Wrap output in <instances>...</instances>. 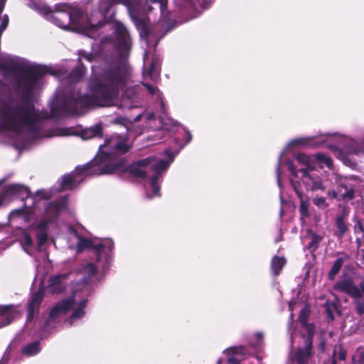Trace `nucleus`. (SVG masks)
Returning <instances> with one entry per match:
<instances>
[{
    "label": "nucleus",
    "instance_id": "nucleus-6",
    "mask_svg": "<svg viewBox=\"0 0 364 364\" xmlns=\"http://www.w3.org/2000/svg\"><path fill=\"white\" fill-rule=\"evenodd\" d=\"M130 146L127 144V139L119 135H113L106 138L102 145L100 146V160L102 161H110L129 151Z\"/></svg>",
    "mask_w": 364,
    "mask_h": 364
},
{
    "label": "nucleus",
    "instance_id": "nucleus-10",
    "mask_svg": "<svg viewBox=\"0 0 364 364\" xmlns=\"http://www.w3.org/2000/svg\"><path fill=\"white\" fill-rule=\"evenodd\" d=\"M92 166L88 172L89 174L102 175L111 174L117 171H121L127 163L126 158H120L116 163H111L109 161H102L100 160V154L92 161Z\"/></svg>",
    "mask_w": 364,
    "mask_h": 364
},
{
    "label": "nucleus",
    "instance_id": "nucleus-9",
    "mask_svg": "<svg viewBox=\"0 0 364 364\" xmlns=\"http://www.w3.org/2000/svg\"><path fill=\"white\" fill-rule=\"evenodd\" d=\"M114 5L112 0H100L98 4L97 14L99 15V20H96L94 15L89 19L90 28L96 30L103 27L105 25L113 22L115 11L109 14L112 7Z\"/></svg>",
    "mask_w": 364,
    "mask_h": 364
},
{
    "label": "nucleus",
    "instance_id": "nucleus-26",
    "mask_svg": "<svg viewBox=\"0 0 364 364\" xmlns=\"http://www.w3.org/2000/svg\"><path fill=\"white\" fill-rule=\"evenodd\" d=\"M41 350L40 342L36 341L21 348V353L27 357L36 355Z\"/></svg>",
    "mask_w": 364,
    "mask_h": 364
},
{
    "label": "nucleus",
    "instance_id": "nucleus-48",
    "mask_svg": "<svg viewBox=\"0 0 364 364\" xmlns=\"http://www.w3.org/2000/svg\"><path fill=\"white\" fill-rule=\"evenodd\" d=\"M22 244L26 247H31L33 246V242L31 237L27 234L24 233L22 238Z\"/></svg>",
    "mask_w": 364,
    "mask_h": 364
},
{
    "label": "nucleus",
    "instance_id": "nucleus-49",
    "mask_svg": "<svg viewBox=\"0 0 364 364\" xmlns=\"http://www.w3.org/2000/svg\"><path fill=\"white\" fill-rule=\"evenodd\" d=\"M327 195L333 199H336L338 200H340V192H339V183H338L336 190H329L327 193Z\"/></svg>",
    "mask_w": 364,
    "mask_h": 364
},
{
    "label": "nucleus",
    "instance_id": "nucleus-13",
    "mask_svg": "<svg viewBox=\"0 0 364 364\" xmlns=\"http://www.w3.org/2000/svg\"><path fill=\"white\" fill-rule=\"evenodd\" d=\"M75 296L73 295L68 298L62 299L57 302V304L50 309L49 312L48 318L45 321V327L49 326L50 321H55L60 314H66L70 309L75 304Z\"/></svg>",
    "mask_w": 364,
    "mask_h": 364
},
{
    "label": "nucleus",
    "instance_id": "nucleus-40",
    "mask_svg": "<svg viewBox=\"0 0 364 364\" xmlns=\"http://www.w3.org/2000/svg\"><path fill=\"white\" fill-rule=\"evenodd\" d=\"M53 222L49 218H46L42 220L40 223L36 225V230H40L41 232H47L48 228V224Z\"/></svg>",
    "mask_w": 364,
    "mask_h": 364
},
{
    "label": "nucleus",
    "instance_id": "nucleus-39",
    "mask_svg": "<svg viewBox=\"0 0 364 364\" xmlns=\"http://www.w3.org/2000/svg\"><path fill=\"white\" fill-rule=\"evenodd\" d=\"M353 357H356L355 363L364 364V346L358 347L355 355H353Z\"/></svg>",
    "mask_w": 364,
    "mask_h": 364
},
{
    "label": "nucleus",
    "instance_id": "nucleus-36",
    "mask_svg": "<svg viewBox=\"0 0 364 364\" xmlns=\"http://www.w3.org/2000/svg\"><path fill=\"white\" fill-rule=\"evenodd\" d=\"M84 273L88 277H92L95 276L98 272L97 266L93 263H87L83 267Z\"/></svg>",
    "mask_w": 364,
    "mask_h": 364
},
{
    "label": "nucleus",
    "instance_id": "nucleus-11",
    "mask_svg": "<svg viewBox=\"0 0 364 364\" xmlns=\"http://www.w3.org/2000/svg\"><path fill=\"white\" fill-rule=\"evenodd\" d=\"M45 296V291L43 289H39L36 291L31 293L28 299L26 306V323H32L36 317L39 314L40 307Z\"/></svg>",
    "mask_w": 364,
    "mask_h": 364
},
{
    "label": "nucleus",
    "instance_id": "nucleus-8",
    "mask_svg": "<svg viewBox=\"0 0 364 364\" xmlns=\"http://www.w3.org/2000/svg\"><path fill=\"white\" fill-rule=\"evenodd\" d=\"M114 46L122 58L127 55L131 50L132 41L128 30L119 21H113Z\"/></svg>",
    "mask_w": 364,
    "mask_h": 364
},
{
    "label": "nucleus",
    "instance_id": "nucleus-35",
    "mask_svg": "<svg viewBox=\"0 0 364 364\" xmlns=\"http://www.w3.org/2000/svg\"><path fill=\"white\" fill-rule=\"evenodd\" d=\"M91 250L95 251V254L96 255V262H99L101 259V254L104 248L106 247V245L102 242L95 243L93 242Z\"/></svg>",
    "mask_w": 364,
    "mask_h": 364
},
{
    "label": "nucleus",
    "instance_id": "nucleus-28",
    "mask_svg": "<svg viewBox=\"0 0 364 364\" xmlns=\"http://www.w3.org/2000/svg\"><path fill=\"white\" fill-rule=\"evenodd\" d=\"M168 162L164 159L155 160L151 164V170L155 173L153 176H158V178H160L162 172L168 168Z\"/></svg>",
    "mask_w": 364,
    "mask_h": 364
},
{
    "label": "nucleus",
    "instance_id": "nucleus-45",
    "mask_svg": "<svg viewBox=\"0 0 364 364\" xmlns=\"http://www.w3.org/2000/svg\"><path fill=\"white\" fill-rule=\"evenodd\" d=\"M291 186L293 187L294 192L296 193V194L299 198H302L303 196H305L304 194L303 191L299 189V186H300L299 182L294 181L293 180H291Z\"/></svg>",
    "mask_w": 364,
    "mask_h": 364
},
{
    "label": "nucleus",
    "instance_id": "nucleus-1",
    "mask_svg": "<svg viewBox=\"0 0 364 364\" xmlns=\"http://www.w3.org/2000/svg\"><path fill=\"white\" fill-rule=\"evenodd\" d=\"M129 79V68L127 65L117 64L102 69L95 77L92 90L102 95L109 106L114 104L120 88L127 85Z\"/></svg>",
    "mask_w": 364,
    "mask_h": 364
},
{
    "label": "nucleus",
    "instance_id": "nucleus-24",
    "mask_svg": "<svg viewBox=\"0 0 364 364\" xmlns=\"http://www.w3.org/2000/svg\"><path fill=\"white\" fill-rule=\"evenodd\" d=\"M353 223V232L357 237L364 240V218L355 214L352 218Z\"/></svg>",
    "mask_w": 364,
    "mask_h": 364
},
{
    "label": "nucleus",
    "instance_id": "nucleus-5",
    "mask_svg": "<svg viewBox=\"0 0 364 364\" xmlns=\"http://www.w3.org/2000/svg\"><path fill=\"white\" fill-rule=\"evenodd\" d=\"M333 289L336 291L345 293L352 298L357 314L358 316L364 314V277L360 281L358 286L350 277L340 279L335 283Z\"/></svg>",
    "mask_w": 364,
    "mask_h": 364
},
{
    "label": "nucleus",
    "instance_id": "nucleus-29",
    "mask_svg": "<svg viewBox=\"0 0 364 364\" xmlns=\"http://www.w3.org/2000/svg\"><path fill=\"white\" fill-rule=\"evenodd\" d=\"M299 213L301 218H308L310 217V213L309 211V198L306 196L299 198Z\"/></svg>",
    "mask_w": 364,
    "mask_h": 364
},
{
    "label": "nucleus",
    "instance_id": "nucleus-54",
    "mask_svg": "<svg viewBox=\"0 0 364 364\" xmlns=\"http://www.w3.org/2000/svg\"><path fill=\"white\" fill-rule=\"evenodd\" d=\"M80 136L82 139H89L94 137L89 129L82 130Z\"/></svg>",
    "mask_w": 364,
    "mask_h": 364
},
{
    "label": "nucleus",
    "instance_id": "nucleus-32",
    "mask_svg": "<svg viewBox=\"0 0 364 364\" xmlns=\"http://www.w3.org/2000/svg\"><path fill=\"white\" fill-rule=\"evenodd\" d=\"M92 242L93 241L90 239L79 237V241L77 245V252H82L85 249L91 250Z\"/></svg>",
    "mask_w": 364,
    "mask_h": 364
},
{
    "label": "nucleus",
    "instance_id": "nucleus-57",
    "mask_svg": "<svg viewBox=\"0 0 364 364\" xmlns=\"http://www.w3.org/2000/svg\"><path fill=\"white\" fill-rule=\"evenodd\" d=\"M297 172H300L302 174L301 177L303 178H307L311 179V177L309 173V169L307 168H301L297 171Z\"/></svg>",
    "mask_w": 364,
    "mask_h": 364
},
{
    "label": "nucleus",
    "instance_id": "nucleus-43",
    "mask_svg": "<svg viewBox=\"0 0 364 364\" xmlns=\"http://www.w3.org/2000/svg\"><path fill=\"white\" fill-rule=\"evenodd\" d=\"M36 239L39 247L43 246L48 240L47 232H40L36 234Z\"/></svg>",
    "mask_w": 364,
    "mask_h": 364
},
{
    "label": "nucleus",
    "instance_id": "nucleus-46",
    "mask_svg": "<svg viewBox=\"0 0 364 364\" xmlns=\"http://www.w3.org/2000/svg\"><path fill=\"white\" fill-rule=\"evenodd\" d=\"M146 3H158L159 4V9L162 14L166 9L168 0H146Z\"/></svg>",
    "mask_w": 364,
    "mask_h": 364
},
{
    "label": "nucleus",
    "instance_id": "nucleus-21",
    "mask_svg": "<svg viewBox=\"0 0 364 364\" xmlns=\"http://www.w3.org/2000/svg\"><path fill=\"white\" fill-rule=\"evenodd\" d=\"M64 205L62 202L52 201L47 203L45 208V213L48 218L54 221L58 218L62 211Z\"/></svg>",
    "mask_w": 364,
    "mask_h": 364
},
{
    "label": "nucleus",
    "instance_id": "nucleus-61",
    "mask_svg": "<svg viewBox=\"0 0 364 364\" xmlns=\"http://www.w3.org/2000/svg\"><path fill=\"white\" fill-rule=\"evenodd\" d=\"M114 122V123L118 124H124L126 119L123 117H117V118H115Z\"/></svg>",
    "mask_w": 364,
    "mask_h": 364
},
{
    "label": "nucleus",
    "instance_id": "nucleus-14",
    "mask_svg": "<svg viewBox=\"0 0 364 364\" xmlns=\"http://www.w3.org/2000/svg\"><path fill=\"white\" fill-rule=\"evenodd\" d=\"M334 151L337 153V154L340 156L341 159L343 161V163L346 165L350 166V168H355L356 166V163L349 159L348 155H364V142H355L349 145L347 147L346 151H344L343 150L338 147H335Z\"/></svg>",
    "mask_w": 364,
    "mask_h": 364
},
{
    "label": "nucleus",
    "instance_id": "nucleus-59",
    "mask_svg": "<svg viewBox=\"0 0 364 364\" xmlns=\"http://www.w3.org/2000/svg\"><path fill=\"white\" fill-rule=\"evenodd\" d=\"M144 86L146 87V89L147 90L149 93H150L151 95H153L156 93V88L152 85L146 83V84H144Z\"/></svg>",
    "mask_w": 364,
    "mask_h": 364
},
{
    "label": "nucleus",
    "instance_id": "nucleus-47",
    "mask_svg": "<svg viewBox=\"0 0 364 364\" xmlns=\"http://www.w3.org/2000/svg\"><path fill=\"white\" fill-rule=\"evenodd\" d=\"M355 243L358 252H360L361 258L364 260V248L363 247L364 246V240H362L360 237H356Z\"/></svg>",
    "mask_w": 364,
    "mask_h": 364
},
{
    "label": "nucleus",
    "instance_id": "nucleus-37",
    "mask_svg": "<svg viewBox=\"0 0 364 364\" xmlns=\"http://www.w3.org/2000/svg\"><path fill=\"white\" fill-rule=\"evenodd\" d=\"M159 180V178H158V176H152L150 179V185L152 188V191L154 196H160V189L161 187L159 184L158 183V181Z\"/></svg>",
    "mask_w": 364,
    "mask_h": 364
},
{
    "label": "nucleus",
    "instance_id": "nucleus-55",
    "mask_svg": "<svg viewBox=\"0 0 364 364\" xmlns=\"http://www.w3.org/2000/svg\"><path fill=\"white\" fill-rule=\"evenodd\" d=\"M346 350L343 348L340 347L338 353V358L341 361H345L346 359Z\"/></svg>",
    "mask_w": 364,
    "mask_h": 364
},
{
    "label": "nucleus",
    "instance_id": "nucleus-4",
    "mask_svg": "<svg viewBox=\"0 0 364 364\" xmlns=\"http://www.w3.org/2000/svg\"><path fill=\"white\" fill-rule=\"evenodd\" d=\"M115 4H122L127 8L129 16L134 23L140 36L146 40L154 35V30L150 27V18L147 12L141 4L132 0H112Z\"/></svg>",
    "mask_w": 364,
    "mask_h": 364
},
{
    "label": "nucleus",
    "instance_id": "nucleus-30",
    "mask_svg": "<svg viewBox=\"0 0 364 364\" xmlns=\"http://www.w3.org/2000/svg\"><path fill=\"white\" fill-rule=\"evenodd\" d=\"M87 299L81 300L78 304L77 308L75 309L73 311V313L70 316V319L74 320V319L81 318L82 317H83L85 314V311L84 309L87 306Z\"/></svg>",
    "mask_w": 364,
    "mask_h": 364
},
{
    "label": "nucleus",
    "instance_id": "nucleus-62",
    "mask_svg": "<svg viewBox=\"0 0 364 364\" xmlns=\"http://www.w3.org/2000/svg\"><path fill=\"white\" fill-rule=\"evenodd\" d=\"M192 139V135L189 131L186 132L185 144H188Z\"/></svg>",
    "mask_w": 364,
    "mask_h": 364
},
{
    "label": "nucleus",
    "instance_id": "nucleus-25",
    "mask_svg": "<svg viewBox=\"0 0 364 364\" xmlns=\"http://www.w3.org/2000/svg\"><path fill=\"white\" fill-rule=\"evenodd\" d=\"M286 259L284 257L274 255L271 260V270L274 276H278L286 264Z\"/></svg>",
    "mask_w": 364,
    "mask_h": 364
},
{
    "label": "nucleus",
    "instance_id": "nucleus-42",
    "mask_svg": "<svg viewBox=\"0 0 364 364\" xmlns=\"http://www.w3.org/2000/svg\"><path fill=\"white\" fill-rule=\"evenodd\" d=\"M94 137L102 136V127L100 124H95L94 127L89 128Z\"/></svg>",
    "mask_w": 364,
    "mask_h": 364
},
{
    "label": "nucleus",
    "instance_id": "nucleus-41",
    "mask_svg": "<svg viewBox=\"0 0 364 364\" xmlns=\"http://www.w3.org/2000/svg\"><path fill=\"white\" fill-rule=\"evenodd\" d=\"M39 12L47 17V18L50 21L51 15L54 13V11L51 9V8L47 5L42 6L39 8Z\"/></svg>",
    "mask_w": 364,
    "mask_h": 364
},
{
    "label": "nucleus",
    "instance_id": "nucleus-19",
    "mask_svg": "<svg viewBox=\"0 0 364 364\" xmlns=\"http://www.w3.org/2000/svg\"><path fill=\"white\" fill-rule=\"evenodd\" d=\"M247 354V350L243 346L230 347L227 349L228 362L229 364H240Z\"/></svg>",
    "mask_w": 364,
    "mask_h": 364
},
{
    "label": "nucleus",
    "instance_id": "nucleus-64",
    "mask_svg": "<svg viewBox=\"0 0 364 364\" xmlns=\"http://www.w3.org/2000/svg\"><path fill=\"white\" fill-rule=\"evenodd\" d=\"M112 38L110 37V36H106V37H103L100 41V43L101 44H103L105 43H107V42H112Z\"/></svg>",
    "mask_w": 364,
    "mask_h": 364
},
{
    "label": "nucleus",
    "instance_id": "nucleus-22",
    "mask_svg": "<svg viewBox=\"0 0 364 364\" xmlns=\"http://www.w3.org/2000/svg\"><path fill=\"white\" fill-rule=\"evenodd\" d=\"M122 172L129 173L132 177L136 178L144 179L147 177L146 172L134 162L128 166H124V168L122 169Z\"/></svg>",
    "mask_w": 364,
    "mask_h": 364
},
{
    "label": "nucleus",
    "instance_id": "nucleus-56",
    "mask_svg": "<svg viewBox=\"0 0 364 364\" xmlns=\"http://www.w3.org/2000/svg\"><path fill=\"white\" fill-rule=\"evenodd\" d=\"M1 23L0 24V26L6 29V28L8 27L9 26V16L7 14H5L2 19H1Z\"/></svg>",
    "mask_w": 364,
    "mask_h": 364
},
{
    "label": "nucleus",
    "instance_id": "nucleus-34",
    "mask_svg": "<svg viewBox=\"0 0 364 364\" xmlns=\"http://www.w3.org/2000/svg\"><path fill=\"white\" fill-rule=\"evenodd\" d=\"M315 159L321 164H323L328 168H331L333 166L332 159L323 153H318L315 155Z\"/></svg>",
    "mask_w": 364,
    "mask_h": 364
},
{
    "label": "nucleus",
    "instance_id": "nucleus-2",
    "mask_svg": "<svg viewBox=\"0 0 364 364\" xmlns=\"http://www.w3.org/2000/svg\"><path fill=\"white\" fill-rule=\"evenodd\" d=\"M92 95H80L78 91L72 90L63 95L61 100L50 109L53 116L65 114H77L82 109L95 106L109 107L102 95L92 89Z\"/></svg>",
    "mask_w": 364,
    "mask_h": 364
},
{
    "label": "nucleus",
    "instance_id": "nucleus-50",
    "mask_svg": "<svg viewBox=\"0 0 364 364\" xmlns=\"http://www.w3.org/2000/svg\"><path fill=\"white\" fill-rule=\"evenodd\" d=\"M313 202H314V205H316L318 207L326 208L328 205V204L326 203V202L325 198H323V197L315 198H314Z\"/></svg>",
    "mask_w": 364,
    "mask_h": 364
},
{
    "label": "nucleus",
    "instance_id": "nucleus-44",
    "mask_svg": "<svg viewBox=\"0 0 364 364\" xmlns=\"http://www.w3.org/2000/svg\"><path fill=\"white\" fill-rule=\"evenodd\" d=\"M295 158L300 164H304L305 166H309L310 164V159L309 156L304 154H297Z\"/></svg>",
    "mask_w": 364,
    "mask_h": 364
},
{
    "label": "nucleus",
    "instance_id": "nucleus-27",
    "mask_svg": "<svg viewBox=\"0 0 364 364\" xmlns=\"http://www.w3.org/2000/svg\"><path fill=\"white\" fill-rule=\"evenodd\" d=\"M16 311L14 305L0 306V318L6 321V324L10 323L14 318Z\"/></svg>",
    "mask_w": 364,
    "mask_h": 364
},
{
    "label": "nucleus",
    "instance_id": "nucleus-23",
    "mask_svg": "<svg viewBox=\"0 0 364 364\" xmlns=\"http://www.w3.org/2000/svg\"><path fill=\"white\" fill-rule=\"evenodd\" d=\"M350 257L346 255L344 257H339L333 262L330 271L328 273V278L329 280L333 281L335 279L336 275L341 271L342 266L346 260L349 259Z\"/></svg>",
    "mask_w": 364,
    "mask_h": 364
},
{
    "label": "nucleus",
    "instance_id": "nucleus-16",
    "mask_svg": "<svg viewBox=\"0 0 364 364\" xmlns=\"http://www.w3.org/2000/svg\"><path fill=\"white\" fill-rule=\"evenodd\" d=\"M70 274V272L51 276L48 281L49 292L52 294H59L63 292L67 287L66 281Z\"/></svg>",
    "mask_w": 364,
    "mask_h": 364
},
{
    "label": "nucleus",
    "instance_id": "nucleus-38",
    "mask_svg": "<svg viewBox=\"0 0 364 364\" xmlns=\"http://www.w3.org/2000/svg\"><path fill=\"white\" fill-rule=\"evenodd\" d=\"M156 158L153 156H149L145 159H139L136 161H134L136 165L139 166L141 168L150 166L151 168V164L154 161H155Z\"/></svg>",
    "mask_w": 364,
    "mask_h": 364
},
{
    "label": "nucleus",
    "instance_id": "nucleus-53",
    "mask_svg": "<svg viewBox=\"0 0 364 364\" xmlns=\"http://www.w3.org/2000/svg\"><path fill=\"white\" fill-rule=\"evenodd\" d=\"M291 144L293 145L307 146L309 143H308V139H304V138H301V139H294L291 141Z\"/></svg>",
    "mask_w": 364,
    "mask_h": 364
},
{
    "label": "nucleus",
    "instance_id": "nucleus-63",
    "mask_svg": "<svg viewBox=\"0 0 364 364\" xmlns=\"http://www.w3.org/2000/svg\"><path fill=\"white\" fill-rule=\"evenodd\" d=\"M318 348L321 350V352H324L326 350V341L324 340H322L318 343Z\"/></svg>",
    "mask_w": 364,
    "mask_h": 364
},
{
    "label": "nucleus",
    "instance_id": "nucleus-3",
    "mask_svg": "<svg viewBox=\"0 0 364 364\" xmlns=\"http://www.w3.org/2000/svg\"><path fill=\"white\" fill-rule=\"evenodd\" d=\"M301 326L305 332H301L302 341L296 346L292 356L296 364H309L314 355V338L316 333V326L313 323L301 321Z\"/></svg>",
    "mask_w": 364,
    "mask_h": 364
},
{
    "label": "nucleus",
    "instance_id": "nucleus-60",
    "mask_svg": "<svg viewBox=\"0 0 364 364\" xmlns=\"http://www.w3.org/2000/svg\"><path fill=\"white\" fill-rule=\"evenodd\" d=\"M307 317L308 313L305 310H302L299 314L300 323H301V321H306V322L309 323L307 321Z\"/></svg>",
    "mask_w": 364,
    "mask_h": 364
},
{
    "label": "nucleus",
    "instance_id": "nucleus-15",
    "mask_svg": "<svg viewBox=\"0 0 364 364\" xmlns=\"http://www.w3.org/2000/svg\"><path fill=\"white\" fill-rule=\"evenodd\" d=\"M349 231L348 211L346 209H343L335 218L333 235L338 240H342Z\"/></svg>",
    "mask_w": 364,
    "mask_h": 364
},
{
    "label": "nucleus",
    "instance_id": "nucleus-18",
    "mask_svg": "<svg viewBox=\"0 0 364 364\" xmlns=\"http://www.w3.org/2000/svg\"><path fill=\"white\" fill-rule=\"evenodd\" d=\"M340 200L344 202L352 200L355 197V185L350 183L348 178L339 181Z\"/></svg>",
    "mask_w": 364,
    "mask_h": 364
},
{
    "label": "nucleus",
    "instance_id": "nucleus-52",
    "mask_svg": "<svg viewBox=\"0 0 364 364\" xmlns=\"http://www.w3.org/2000/svg\"><path fill=\"white\" fill-rule=\"evenodd\" d=\"M286 163L288 166V171L291 173V174L293 176L297 177V170L294 163L291 160H287Z\"/></svg>",
    "mask_w": 364,
    "mask_h": 364
},
{
    "label": "nucleus",
    "instance_id": "nucleus-33",
    "mask_svg": "<svg viewBox=\"0 0 364 364\" xmlns=\"http://www.w3.org/2000/svg\"><path fill=\"white\" fill-rule=\"evenodd\" d=\"M323 307L327 317L333 321L334 320L333 311L338 309V305L336 302L327 301L324 304Z\"/></svg>",
    "mask_w": 364,
    "mask_h": 364
},
{
    "label": "nucleus",
    "instance_id": "nucleus-17",
    "mask_svg": "<svg viewBox=\"0 0 364 364\" xmlns=\"http://www.w3.org/2000/svg\"><path fill=\"white\" fill-rule=\"evenodd\" d=\"M14 196L21 197L22 199L28 197V189L21 184H10L6 186L4 191L0 193V206L3 204L8 196Z\"/></svg>",
    "mask_w": 364,
    "mask_h": 364
},
{
    "label": "nucleus",
    "instance_id": "nucleus-7",
    "mask_svg": "<svg viewBox=\"0 0 364 364\" xmlns=\"http://www.w3.org/2000/svg\"><path fill=\"white\" fill-rule=\"evenodd\" d=\"M82 17V12L80 10L72 9L68 4H58L51 15L50 21L60 28L73 30L70 24L77 25Z\"/></svg>",
    "mask_w": 364,
    "mask_h": 364
},
{
    "label": "nucleus",
    "instance_id": "nucleus-12",
    "mask_svg": "<svg viewBox=\"0 0 364 364\" xmlns=\"http://www.w3.org/2000/svg\"><path fill=\"white\" fill-rule=\"evenodd\" d=\"M92 163H87L83 166H77L73 173H66L62 176L60 186L63 190H73L80 183L76 178L84 174H89Z\"/></svg>",
    "mask_w": 364,
    "mask_h": 364
},
{
    "label": "nucleus",
    "instance_id": "nucleus-20",
    "mask_svg": "<svg viewBox=\"0 0 364 364\" xmlns=\"http://www.w3.org/2000/svg\"><path fill=\"white\" fill-rule=\"evenodd\" d=\"M78 63L81 65V67L75 68L72 72V75H73L75 77H77L78 79H80L86 70L85 68L82 63V58H84L87 61L92 63L95 59V55H94L92 53H87L85 50H80L78 52Z\"/></svg>",
    "mask_w": 364,
    "mask_h": 364
},
{
    "label": "nucleus",
    "instance_id": "nucleus-51",
    "mask_svg": "<svg viewBox=\"0 0 364 364\" xmlns=\"http://www.w3.org/2000/svg\"><path fill=\"white\" fill-rule=\"evenodd\" d=\"M36 196L39 197L40 199H43V200H49L52 197V195L50 193L44 191L43 190L38 191L36 193Z\"/></svg>",
    "mask_w": 364,
    "mask_h": 364
},
{
    "label": "nucleus",
    "instance_id": "nucleus-31",
    "mask_svg": "<svg viewBox=\"0 0 364 364\" xmlns=\"http://www.w3.org/2000/svg\"><path fill=\"white\" fill-rule=\"evenodd\" d=\"M323 237L321 235H318L316 233H312L311 237V241L306 246V249L309 250L311 252H314L319 247L320 242L322 241Z\"/></svg>",
    "mask_w": 364,
    "mask_h": 364
},
{
    "label": "nucleus",
    "instance_id": "nucleus-58",
    "mask_svg": "<svg viewBox=\"0 0 364 364\" xmlns=\"http://www.w3.org/2000/svg\"><path fill=\"white\" fill-rule=\"evenodd\" d=\"M24 213H25V209L24 208H18V209H15V210H12V212L11 213V215H12V216H21V215H22Z\"/></svg>",
    "mask_w": 364,
    "mask_h": 364
}]
</instances>
